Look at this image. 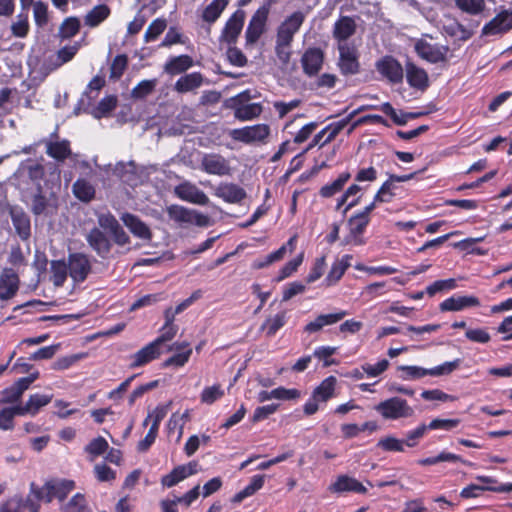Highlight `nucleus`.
<instances>
[{
    "mask_svg": "<svg viewBox=\"0 0 512 512\" xmlns=\"http://www.w3.org/2000/svg\"><path fill=\"white\" fill-rule=\"evenodd\" d=\"M201 169L207 174L217 176L231 173L229 162L219 154H205L201 159Z\"/></svg>",
    "mask_w": 512,
    "mask_h": 512,
    "instance_id": "14",
    "label": "nucleus"
},
{
    "mask_svg": "<svg viewBox=\"0 0 512 512\" xmlns=\"http://www.w3.org/2000/svg\"><path fill=\"white\" fill-rule=\"evenodd\" d=\"M402 378L405 380H414L428 375V369L419 366H401Z\"/></svg>",
    "mask_w": 512,
    "mask_h": 512,
    "instance_id": "62",
    "label": "nucleus"
},
{
    "mask_svg": "<svg viewBox=\"0 0 512 512\" xmlns=\"http://www.w3.org/2000/svg\"><path fill=\"white\" fill-rule=\"evenodd\" d=\"M376 411L382 416H408L412 413L407 402L399 397L381 402L376 406Z\"/></svg>",
    "mask_w": 512,
    "mask_h": 512,
    "instance_id": "16",
    "label": "nucleus"
},
{
    "mask_svg": "<svg viewBox=\"0 0 512 512\" xmlns=\"http://www.w3.org/2000/svg\"><path fill=\"white\" fill-rule=\"evenodd\" d=\"M406 79L411 87L422 91L429 85L427 72L413 63L406 64Z\"/></svg>",
    "mask_w": 512,
    "mask_h": 512,
    "instance_id": "26",
    "label": "nucleus"
},
{
    "mask_svg": "<svg viewBox=\"0 0 512 512\" xmlns=\"http://www.w3.org/2000/svg\"><path fill=\"white\" fill-rule=\"evenodd\" d=\"M234 110V117L240 121H250L260 116L263 107L260 103H245L231 105Z\"/></svg>",
    "mask_w": 512,
    "mask_h": 512,
    "instance_id": "32",
    "label": "nucleus"
},
{
    "mask_svg": "<svg viewBox=\"0 0 512 512\" xmlns=\"http://www.w3.org/2000/svg\"><path fill=\"white\" fill-rule=\"evenodd\" d=\"M455 6L462 12L470 15H477L484 11V0H454Z\"/></svg>",
    "mask_w": 512,
    "mask_h": 512,
    "instance_id": "50",
    "label": "nucleus"
},
{
    "mask_svg": "<svg viewBox=\"0 0 512 512\" xmlns=\"http://www.w3.org/2000/svg\"><path fill=\"white\" fill-rule=\"evenodd\" d=\"M305 20V15L301 11H296L288 16L278 27L276 40L282 44L292 43L294 35L298 32Z\"/></svg>",
    "mask_w": 512,
    "mask_h": 512,
    "instance_id": "10",
    "label": "nucleus"
},
{
    "mask_svg": "<svg viewBox=\"0 0 512 512\" xmlns=\"http://www.w3.org/2000/svg\"><path fill=\"white\" fill-rule=\"evenodd\" d=\"M80 29V20L77 17H68L60 25L58 37L62 40L75 36Z\"/></svg>",
    "mask_w": 512,
    "mask_h": 512,
    "instance_id": "43",
    "label": "nucleus"
},
{
    "mask_svg": "<svg viewBox=\"0 0 512 512\" xmlns=\"http://www.w3.org/2000/svg\"><path fill=\"white\" fill-rule=\"evenodd\" d=\"M69 276L76 283L83 282L91 272L89 257L83 253H72L68 256Z\"/></svg>",
    "mask_w": 512,
    "mask_h": 512,
    "instance_id": "9",
    "label": "nucleus"
},
{
    "mask_svg": "<svg viewBox=\"0 0 512 512\" xmlns=\"http://www.w3.org/2000/svg\"><path fill=\"white\" fill-rule=\"evenodd\" d=\"M156 85L157 79L143 80L132 89L131 97L134 99H143L154 91Z\"/></svg>",
    "mask_w": 512,
    "mask_h": 512,
    "instance_id": "53",
    "label": "nucleus"
},
{
    "mask_svg": "<svg viewBox=\"0 0 512 512\" xmlns=\"http://www.w3.org/2000/svg\"><path fill=\"white\" fill-rule=\"evenodd\" d=\"M478 298L474 296L450 297L440 304L442 311H461L467 307L479 306Z\"/></svg>",
    "mask_w": 512,
    "mask_h": 512,
    "instance_id": "30",
    "label": "nucleus"
},
{
    "mask_svg": "<svg viewBox=\"0 0 512 512\" xmlns=\"http://www.w3.org/2000/svg\"><path fill=\"white\" fill-rule=\"evenodd\" d=\"M193 66V59L188 55H180L171 58L164 66V71L170 75L185 72Z\"/></svg>",
    "mask_w": 512,
    "mask_h": 512,
    "instance_id": "35",
    "label": "nucleus"
},
{
    "mask_svg": "<svg viewBox=\"0 0 512 512\" xmlns=\"http://www.w3.org/2000/svg\"><path fill=\"white\" fill-rule=\"evenodd\" d=\"M24 502L21 496H14L0 506V512H23Z\"/></svg>",
    "mask_w": 512,
    "mask_h": 512,
    "instance_id": "64",
    "label": "nucleus"
},
{
    "mask_svg": "<svg viewBox=\"0 0 512 512\" xmlns=\"http://www.w3.org/2000/svg\"><path fill=\"white\" fill-rule=\"evenodd\" d=\"M215 196L228 203H239L246 197V192L237 184L221 183L215 188Z\"/></svg>",
    "mask_w": 512,
    "mask_h": 512,
    "instance_id": "24",
    "label": "nucleus"
},
{
    "mask_svg": "<svg viewBox=\"0 0 512 512\" xmlns=\"http://www.w3.org/2000/svg\"><path fill=\"white\" fill-rule=\"evenodd\" d=\"M167 23L164 19H155L147 28L144 34L145 42H151L158 38L166 29Z\"/></svg>",
    "mask_w": 512,
    "mask_h": 512,
    "instance_id": "56",
    "label": "nucleus"
},
{
    "mask_svg": "<svg viewBox=\"0 0 512 512\" xmlns=\"http://www.w3.org/2000/svg\"><path fill=\"white\" fill-rule=\"evenodd\" d=\"M378 71L392 82H399L403 77L401 65L393 58L386 57L377 63Z\"/></svg>",
    "mask_w": 512,
    "mask_h": 512,
    "instance_id": "28",
    "label": "nucleus"
},
{
    "mask_svg": "<svg viewBox=\"0 0 512 512\" xmlns=\"http://www.w3.org/2000/svg\"><path fill=\"white\" fill-rule=\"evenodd\" d=\"M271 1L261 5L251 17L245 31L246 45H254L266 31V24L270 13Z\"/></svg>",
    "mask_w": 512,
    "mask_h": 512,
    "instance_id": "3",
    "label": "nucleus"
},
{
    "mask_svg": "<svg viewBox=\"0 0 512 512\" xmlns=\"http://www.w3.org/2000/svg\"><path fill=\"white\" fill-rule=\"evenodd\" d=\"M46 153L58 161H63L71 154L70 144L67 140L47 142Z\"/></svg>",
    "mask_w": 512,
    "mask_h": 512,
    "instance_id": "38",
    "label": "nucleus"
},
{
    "mask_svg": "<svg viewBox=\"0 0 512 512\" xmlns=\"http://www.w3.org/2000/svg\"><path fill=\"white\" fill-rule=\"evenodd\" d=\"M286 323V313L281 312L267 318L261 325V330L266 331L268 336H273Z\"/></svg>",
    "mask_w": 512,
    "mask_h": 512,
    "instance_id": "48",
    "label": "nucleus"
},
{
    "mask_svg": "<svg viewBox=\"0 0 512 512\" xmlns=\"http://www.w3.org/2000/svg\"><path fill=\"white\" fill-rule=\"evenodd\" d=\"M378 428L375 421H367L361 425L358 424H343L341 430L346 438H352L359 435L360 432L368 431L373 432Z\"/></svg>",
    "mask_w": 512,
    "mask_h": 512,
    "instance_id": "41",
    "label": "nucleus"
},
{
    "mask_svg": "<svg viewBox=\"0 0 512 512\" xmlns=\"http://www.w3.org/2000/svg\"><path fill=\"white\" fill-rule=\"evenodd\" d=\"M56 206L57 197L55 192L39 189L33 197L31 208L34 214L40 215L46 213L49 208H56Z\"/></svg>",
    "mask_w": 512,
    "mask_h": 512,
    "instance_id": "22",
    "label": "nucleus"
},
{
    "mask_svg": "<svg viewBox=\"0 0 512 512\" xmlns=\"http://www.w3.org/2000/svg\"><path fill=\"white\" fill-rule=\"evenodd\" d=\"M369 221V217H366L360 213L351 216L348 220L350 233L345 237L344 244L362 245L364 242L360 238V235L364 232Z\"/></svg>",
    "mask_w": 512,
    "mask_h": 512,
    "instance_id": "17",
    "label": "nucleus"
},
{
    "mask_svg": "<svg viewBox=\"0 0 512 512\" xmlns=\"http://www.w3.org/2000/svg\"><path fill=\"white\" fill-rule=\"evenodd\" d=\"M270 134V127L267 124H257L243 128L232 129L229 136L245 144L264 142Z\"/></svg>",
    "mask_w": 512,
    "mask_h": 512,
    "instance_id": "8",
    "label": "nucleus"
},
{
    "mask_svg": "<svg viewBox=\"0 0 512 512\" xmlns=\"http://www.w3.org/2000/svg\"><path fill=\"white\" fill-rule=\"evenodd\" d=\"M79 48H80V44L79 43H74L73 45H69V46H65V47L61 48L57 52V63H56V65L57 66H61V65L65 64V63L69 62L70 60H72L73 57L78 52Z\"/></svg>",
    "mask_w": 512,
    "mask_h": 512,
    "instance_id": "58",
    "label": "nucleus"
},
{
    "mask_svg": "<svg viewBox=\"0 0 512 512\" xmlns=\"http://www.w3.org/2000/svg\"><path fill=\"white\" fill-rule=\"evenodd\" d=\"M460 365V360L456 359L454 361L445 362L437 367L428 369V375L430 376H441L447 375L457 369Z\"/></svg>",
    "mask_w": 512,
    "mask_h": 512,
    "instance_id": "61",
    "label": "nucleus"
},
{
    "mask_svg": "<svg viewBox=\"0 0 512 512\" xmlns=\"http://www.w3.org/2000/svg\"><path fill=\"white\" fill-rule=\"evenodd\" d=\"M230 0H213L203 11V19L206 22H215Z\"/></svg>",
    "mask_w": 512,
    "mask_h": 512,
    "instance_id": "46",
    "label": "nucleus"
},
{
    "mask_svg": "<svg viewBox=\"0 0 512 512\" xmlns=\"http://www.w3.org/2000/svg\"><path fill=\"white\" fill-rule=\"evenodd\" d=\"M11 30L14 36L25 37L29 30L27 16L19 14L16 18V21L12 24Z\"/></svg>",
    "mask_w": 512,
    "mask_h": 512,
    "instance_id": "63",
    "label": "nucleus"
},
{
    "mask_svg": "<svg viewBox=\"0 0 512 512\" xmlns=\"http://www.w3.org/2000/svg\"><path fill=\"white\" fill-rule=\"evenodd\" d=\"M51 397L44 394H33L25 404H22L20 414H37L40 409L50 403Z\"/></svg>",
    "mask_w": 512,
    "mask_h": 512,
    "instance_id": "37",
    "label": "nucleus"
},
{
    "mask_svg": "<svg viewBox=\"0 0 512 512\" xmlns=\"http://www.w3.org/2000/svg\"><path fill=\"white\" fill-rule=\"evenodd\" d=\"M161 419L162 418H153V422L150 426V429H149L147 435L145 436V438L143 440L139 441V443H138V446H137L138 451L145 452L154 443L156 436H157V432L159 429Z\"/></svg>",
    "mask_w": 512,
    "mask_h": 512,
    "instance_id": "54",
    "label": "nucleus"
},
{
    "mask_svg": "<svg viewBox=\"0 0 512 512\" xmlns=\"http://www.w3.org/2000/svg\"><path fill=\"white\" fill-rule=\"evenodd\" d=\"M160 354V347L152 341L132 356L133 362L131 363V367L143 366L158 358Z\"/></svg>",
    "mask_w": 512,
    "mask_h": 512,
    "instance_id": "29",
    "label": "nucleus"
},
{
    "mask_svg": "<svg viewBox=\"0 0 512 512\" xmlns=\"http://www.w3.org/2000/svg\"><path fill=\"white\" fill-rule=\"evenodd\" d=\"M323 53L319 48H309L301 58L304 72L308 76L316 75L323 64Z\"/></svg>",
    "mask_w": 512,
    "mask_h": 512,
    "instance_id": "20",
    "label": "nucleus"
},
{
    "mask_svg": "<svg viewBox=\"0 0 512 512\" xmlns=\"http://www.w3.org/2000/svg\"><path fill=\"white\" fill-rule=\"evenodd\" d=\"M356 24L355 21L348 17H341L335 24L333 29V36L337 40L338 45H352L347 40L355 33Z\"/></svg>",
    "mask_w": 512,
    "mask_h": 512,
    "instance_id": "21",
    "label": "nucleus"
},
{
    "mask_svg": "<svg viewBox=\"0 0 512 512\" xmlns=\"http://www.w3.org/2000/svg\"><path fill=\"white\" fill-rule=\"evenodd\" d=\"M351 175L348 172H344L338 176L332 183L323 186L320 190V195L323 197H331L342 190L344 185L350 179Z\"/></svg>",
    "mask_w": 512,
    "mask_h": 512,
    "instance_id": "49",
    "label": "nucleus"
},
{
    "mask_svg": "<svg viewBox=\"0 0 512 512\" xmlns=\"http://www.w3.org/2000/svg\"><path fill=\"white\" fill-rule=\"evenodd\" d=\"M127 63L128 59L126 55H117L111 63L110 78L119 79L123 75Z\"/></svg>",
    "mask_w": 512,
    "mask_h": 512,
    "instance_id": "59",
    "label": "nucleus"
},
{
    "mask_svg": "<svg viewBox=\"0 0 512 512\" xmlns=\"http://www.w3.org/2000/svg\"><path fill=\"white\" fill-rule=\"evenodd\" d=\"M484 491H491L497 493H505L512 491V483L501 484L499 486H481L476 484H471L462 489L460 496L462 498H475L480 496V494Z\"/></svg>",
    "mask_w": 512,
    "mask_h": 512,
    "instance_id": "31",
    "label": "nucleus"
},
{
    "mask_svg": "<svg viewBox=\"0 0 512 512\" xmlns=\"http://www.w3.org/2000/svg\"><path fill=\"white\" fill-rule=\"evenodd\" d=\"M362 108L358 109V110H354L353 112H351L346 118L338 121V122H334L330 125H328L327 127H325V131H327L328 135L327 137L323 140V143L322 144H327L329 142H331L339 133L340 131H342L344 129V127L355 117V115L361 111Z\"/></svg>",
    "mask_w": 512,
    "mask_h": 512,
    "instance_id": "42",
    "label": "nucleus"
},
{
    "mask_svg": "<svg viewBox=\"0 0 512 512\" xmlns=\"http://www.w3.org/2000/svg\"><path fill=\"white\" fill-rule=\"evenodd\" d=\"M52 282L55 286L60 287L66 281L69 275V268L65 261H52L51 262Z\"/></svg>",
    "mask_w": 512,
    "mask_h": 512,
    "instance_id": "45",
    "label": "nucleus"
},
{
    "mask_svg": "<svg viewBox=\"0 0 512 512\" xmlns=\"http://www.w3.org/2000/svg\"><path fill=\"white\" fill-rule=\"evenodd\" d=\"M75 488V482L68 479H50L42 487H38L34 482L31 483V494L37 500H43L51 503L54 498L63 501L67 495Z\"/></svg>",
    "mask_w": 512,
    "mask_h": 512,
    "instance_id": "1",
    "label": "nucleus"
},
{
    "mask_svg": "<svg viewBox=\"0 0 512 512\" xmlns=\"http://www.w3.org/2000/svg\"><path fill=\"white\" fill-rule=\"evenodd\" d=\"M62 512H92L83 494H75L66 504L61 507Z\"/></svg>",
    "mask_w": 512,
    "mask_h": 512,
    "instance_id": "44",
    "label": "nucleus"
},
{
    "mask_svg": "<svg viewBox=\"0 0 512 512\" xmlns=\"http://www.w3.org/2000/svg\"><path fill=\"white\" fill-rule=\"evenodd\" d=\"M339 51L338 66L345 75H353L359 71L358 50L353 45H337Z\"/></svg>",
    "mask_w": 512,
    "mask_h": 512,
    "instance_id": "11",
    "label": "nucleus"
},
{
    "mask_svg": "<svg viewBox=\"0 0 512 512\" xmlns=\"http://www.w3.org/2000/svg\"><path fill=\"white\" fill-rule=\"evenodd\" d=\"M347 315L346 311H339L330 314H321L315 320L306 324L304 330L308 333L320 331L324 326L333 325Z\"/></svg>",
    "mask_w": 512,
    "mask_h": 512,
    "instance_id": "27",
    "label": "nucleus"
},
{
    "mask_svg": "<svg viewBox=\"0 0 512 512\" xmlns=\"http://www.w3.org/2000/svg\"><path fill=\"white\" fill-rule=\"evenodd\" d=\"M245 17L246 14L243 10H236L227 20L220 36V40L227 44L235 43L243 29Z\"/></svg>",
    "mask_w": 512,
    "mask_h": 512,
    "instance_id": "12",
    "label": "nucleus"
},
{
    "mask_svg": "<svg viewBox=\"0 0 512 512\" xmlns=\"http://www.w3.org/2000/svg\"><path fill=\"white\" fill-rule=\"evenodd\" d=\"M265 475L253 476L251 483L247 485L243 490L236 493L231 501L235 504L241 503L245 498L252 496L256 491L261 489L264 485Z\"/></svg>",
    "mask_w": 512,
    "mask_h": 512,
    "instance_id": "39",
    "label": "nucleus"
},
{
    "mask_svg": "<svg viewBox=\"0 0 512 512\" xmlns=\"http://www.w3.org/2000/svg\"><path fill=\"white\" fill-rule=\"evenodd\" d=\"M73 193L79 200L88 202L94 197L95 190L88 181L79 179L73 184Z\"/></svg>",
    "mask_w": 512,
    "mask_h": 512,
    "instance_id": "47",
    "label": "nucleus"
},
{
    "mask_svg": "<svg viewBox=\"0 0 512 512\" xmlns=\"http://www.w3.org/2000/svg\"><path fill=\"white\" fill-rule=\"evenodd\" d=\"M121 220L136 237L146 241H150L152 239V232L150 228L135 215L125 213L122 215Z\"/></svg>",
    "mask_w": 512,
    "mask_h": 512,
    "instance_id": "25",
    "label": "nucleus"
},
{
    "mask_svg": "<svg viewBox=\"0 0 512 512\" xmlns=\"http://www.w3.org/2000/svg\"><path fill=\"white\" fill-rule=\"evenodd\" d=\"M108 449V442L101 436L92 439L84 448L91 460L102 455Z\"/></svg>",
    "mask_w": 512,
    "mask_h": 512,
    "instance_id": "55",
    "label": "nucleus"
},
{
    "mask_svg": "<svg viewBox=\"0 0 512 512\" xmlns=\"http://www.w3.org/2000/svg\"><path fill=\"white\" fill-rule=\"evenodd\" d=\"M336 381L335 377L330 376L314 389L311 397L304 405V412L306 414L312 415L317 413L321 405L333 396Z\"/></svg>",
    "mask_w": 512,
    "mask_h": 512,
    "instance_id": "7",
    "label": "nucleus"
},
{
    "mask_svg": "<svg viewBox=\"0 0 512 512\" xmlns=\"http://www.w3.org/2000/svg\"><path fill=\"white\" fill-rule=\"evenodd\" d=\"M110 15V9L105 4L93 7L84 17V24L90 28L97 27Z\"/></svg>",
    "mask_w": 512,
    "mask_h": 512,
    "instance_id": "36",
    "label": "nucleus"
},
{
    "mask_svg": "<svg viewBox=\"0 0 512 512\" xmlns=\"http://www.w3.org/2000/svg\"><path fill=\"white\" fill-rule=\"evenodd\" d=\"M328 490L332 493H344V492H355L365 494L367 492L366 487L363 486L357 479L348 475H340L336 481L332 483Z\"/></svg>",
    "mask_w": 512,
    "mask_h": 512,
    "instance_id": "19",
    "label": "nucleus"
},
{
    "mask_svg": "<svg viewBox=\"0 0 512 512\" xmlns=\"http://www.w3.org/2000/svg\"><path fill=\"white\" fill-rule=\"evenodd\" d=\"M204 82V77L199 72H193L180 77L175 83V90L179 93H187L199 88Z\"/></svg>",
    "mask_w": 512,
    "mask_h": 512,
    "instance_id": "33",
    "label": "nucleus"
},
{
    "mask_svg": "<svg viewBox=\"0 0 512 512\" xmlns=\"http://www.w3.org/2000/svg\"><path fill=\"white\" fill-rule=\"evenodd\" d=\"M34 20L38 26H43L48 21V7L47 4L41 1L33 3Z\"/></svg>",
    "mask_w": 512,
    "mask_h": 512,
    "instance_id": "60",
    "label": "nucleus"
},
{
    "mask_svg": "<svg viewBox=\"0 0 512 512\" xmlns=\"http://www.w3.org/2000/svg\"><path fill=\"white\" fill-rule=\"evenodd\" d=\"M414 49L417 55L429 63H440L447 61L449 47L435 43L432 37L425 36L416 40Z\"/></svg>",
    "mask_w": 512,
    "mask_h": 512,
    "instance_id": "2",
    "label": "nucleus"
},
{
    "mask_svg": "<svg viewBox=\"0 0 512 512\" xmlns=\"http://www.w3.org/2000/svg\"><path fill=\"white\" fill-rule=\"evenodd\" d=\"M458 424L459 420L457 418H435L433 421L430 422V424H422L418 426L416 429L409 431L406 434L405 439H402L404 441V446L415 447L418 444L419 440L423 438V436L428 430L442 429L449 431L457 427Z\"/></svg>",
    "mask_w": 512,
    "mask_h": 512,
    "instance_id": "5",
    "label": "nucleus"
},
{
    "mask_svg": "<svg viewBox=\"0 0 512 512\" xmlns=\"http://www.w3.org/2000/svg\"><path fill=\"white\" fill-rule=\"evenodd\" d=\"M512 28V11H504L495 16L483 29V35H498Z\"/></svg>",
    "mask_w": 512,
    "mask_h": 512,
    "instance_id": "18",
    "label": "nucleus"
},
{
    "mask_svg": "<svg viewBox=\"0 0 512 512\" xmlns=\"http://www.w3.org/2000/svg\"><path fill=\"white\" fill-rule=\"evenodd\" d=\"M166 212L171 220L179 224L196 225L198 227H207L210 224V219L207 215L180 205H170L167 207Z\"/></svg>",
    "mask_w": 512,
    "mask_h": 512,
    "instance_id": "6",
    "label": "nucleus"
},
{
    "mask_svg": "<svg viewBox=\"0 0 512 512\" xmlns=\"http://www.w3.org/2000/svg\"><path fill=\"white\" fill-rule=\"evenodd\" d=\"M224 395L221 385L215 384L204 388L201 393V401L205 404H212Z\"/></svg>",
    "mask_w": 512,
    "mask_h": 512,
    "instance_id": "57",
    "label": "nucleus"
},
{
    "mask_svg": "<svg viewBox=\"0 0 512 512\" xmlns=\"http://www.w3.org/2000/svg\"><path fill=\"white\" fill-rule=\"evenodd\" d=\"M175 195L183 201L197 205H207L208 196L196 185L190 182H183L174 188Z\"/></svg>",
    "mask_w": 512,
    "mask_h": 512,
    "instance_id": "13",
    "label": "nucleus"
},
{
    "mask_svg": "<svg viewBox=\"0 0 512 512\" xmlns=\"http://www.w3.org/2000/svg\"><path fill=\"white\" fill-rule=\"evenodd\" d=\"M351 259V255H344L342 258L335 260L325 279L328 286L335 285L341 279L345 271L350 267Z\"/></svg>",
    "mask_w": 512,
    "mask_h": 512,
    "instance_id": "34",
    "label": "nucleus"
},
{
    "mask_svg": "<svg viewBox=\"0 0 512 512\" xmlns=\"http://www.w3.org/2000/svg\"><path fill=\"white\" fill-rule=\"evenodd\" d=\"M376 447L386 452H403L405 446L402 439L389 435L379 439Z\"/></svg>",
    "mask_w": 512,
    "mask_h": 512,
    "instance_id": "52",
    "label": "nucleus"
},
{
    "mask_svg": "<svg viewBox=\"0 0 512 512\" xmlns=\"http://www.w3.org/2000/svg\"><path fill=\"white\" fill-rule=\"evenodd\" d=\"M12 223L21 239L26 240L30 236V220L21 211H11Z\"/></svg>",
    "mask_w": 512,
    "mask_h": 512,
    "instance_id": "40",
    "label": "nucleus"
},
{
    "mask_svg": "<svg viewBox=\"0 0 512 512\" xmlns=\"http://www.w3.org/2000/svg\"><path fill=\"white\" fill-rule=\"evenodd\" d=\"M117 106V97L114 95L104 97L93 110L95 118H102L109 115Z\"/></svg>",
    "mask_w": 512,
    "mask_h": 512,
    "instance_id": "51",
    "label": "nucleus"
},
{
    "mask_svg": "<svg viewBox=\"0 0 512 512\" xmlns=\"http://www.w3.org/2000/svg\"><path fill=\"white\" fill-rule=\"evenodd\" d=\"M26 391L18 381L0 393V416H16L20 414L22 403L19 402Z\"/></svg>",
    "mask_w": 512,
    "mask_h": 512,
    "instance_id": "4",
    "label": "nucleus"
},
{
    "mask_svg": "<svg viewBox=\"0 0 512 512\" xmlns=\"http://www.w3.org/2000/svg\"><path fill=\"white\" fill-rule=\"evenodd\" d=\"M20 279L12 268H5L0 274V300L12 299L19 289Z\"/></svg>",
    "mask_w": 512,
    "mask_h": 512,
    "instance_id": "15",
    "label": "nucleus"
},
{
    "mask_svg": "<svg viewBox=\"0 0 512 512\" xmlns=\"http://www.w3.org/2000/svg\"><path fill=\"white\" fill-rule=\"evenodd\" d=\"M89 246L102 258H105L111 249V243L106 235L98 228H93L86 236Z\"/></svg>",
    "mask_w": 512,
    "mask_h": 512,
    "instance_id": "23",
    "label": "nucleus"
}]
</instances>
